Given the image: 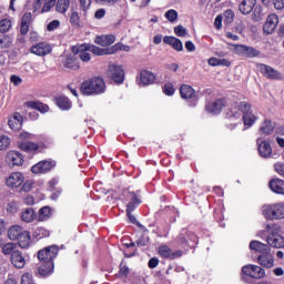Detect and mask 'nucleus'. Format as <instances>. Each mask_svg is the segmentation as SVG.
<instances>
[{
  "label": "nucleus",
  "instance_id": "20",
  "mask_svg": "<svg viewBox=\"0 0 284 284\" xmlns=\"http://www.w3.org/2000/svg\"><path fill=\"white\" fill-rule=\"evenodd\" d=\"M257 263L262 265V267H267L268 270L274 267V256L272 253H264L257 256Z\"/></svg>",
  "mask_w": 284,
  "mask_h": 284
},
{
  "label": "nucleus",
  "instance_id": "29",
  "mask_svg": "<svg viewBox=\"0 0 284 284\" xmlns=\"http://www.w3.org/2000/svg\"><path fill=\"white\" fill-rule=\"evenodd\" d=\"M250 250H253V252H257L258 254H267L270 252L268 245L258 241H252L250 243Z\"/></svg>",
  "mask_w": 284,
  "mask_h": 284
},
{
  "label": "nucleus",
  "instance_id": "48",
  "mask_svg": "<svg viewBox=\"0 0 284 284\" xmlns=\"http://www.w3.org/2000/svg\"><path fill=\"white\" fill-rule=\"evenodd\" d=\"M18 210H19V204L16 201L8 203L7 212H9V214H17Z\"/></svg>",
  "mask_w": 284,
  "mask_h": 284
},
{
  "label": "nucleus",
  "instance_id": "64",
  "mask_svg": "<svg viewBox=\"0 0 284 284\" xmlns=\"http://www.w3.org/2000/svg\"><path fill=\"white\" fill-rule=\"evenodd\" d=\"M105 17V9H99L94 13V19H103Z\"/></svg>",
  "mask_w": 284,
  "mask_h": 284
},
{
  "label": "nucleus",
  "instance_id": "2",
  "mask_svg": "<svg viewBox=\"0 0 284 284\" xmlns=\"http://www.w3.org/2000/svg\"><path fill=\"white\" fill-rule=\"evenodd\" d=\"M252 108L247 102H235L227 112V119H240L243 116V123L247 128H252L253 123H256V115L252 113Z\"/></svg>",
  "mask_w": 284,
  "mask_h": 284
},
{
  "label": "nucleus",
  "instance_id": "27",
  "mask_svg": "<svg viewBox=\"0 0 284 284\" xmlns=\"http://www.w3.org/2000/svg\"><path fill=\"white\" fill-rule=\"evenodd\" d=\"M224 105L225 103L223 102V100L219 99V100H215L214 102L206 104L205 109H206V112H209L210 114H220Z\"/></svg>",
  "mask_w": 284,
  "mask_h": 284
},
{
  "label": "nucleus",
  "instance_id": "4",
  "mask_svg": "<svg viewBox=\"0 0 284 284\" xmlns=\"http://www.w3.org/2000/svg\"><path fill=\"white\" fill-rule=\"evenodd\" d=\"M82 94L87 97H92V94H103L105 92V81L102 78H92L91 80H87L82 82L80 88Z\"/></svg>",
  "mask_w": 284,
  "mask_h": 284
},
{
  "label": "nucleus",
  "instance_id": "18",
  "mask_svg": "<svg viewBox=\"0 0 284 284\" xmlns=\"http://www.w3.org/2000/svg\"><path fill=\"white\" fill-rule=\"evenodd\" d=\"M278 26V16L276 14H270L266 18V21L263 26V31L265 32V34H272V32H274V30H276Z\"/></svg>",
  "mask_w": 284,
  "mask_h": 284
},
{
  "label": "nucleus",
  "instance_id": "56",
  "mask_svg": "<svg viewBox=\"0 0 284 284\" xmlns=\"http://www.w3.org/2000/svg\"><path fill=\"white\" fill-rule=\"evenodd\" d=\"M274 170L276 173L280 174V176H284V163L283 162H277L274 164Z\"/></svg>",
  "mask_w": 284,
  "mask_h": 284
},
{
  "label": "nucleus",
  "instance_id": "49",
  "mask_svg": "<svg viewBox=\"0 0 284 284\" xmlns=\"http://www.w3.org/2000/svg\"><path fill=\"white\" fill-rule=\"evenodd\" d=\"M21 284H34V277L31 273H24L21 277Z\"/></svg>",
  "mask_w": 284,
  "mask_h": 284
},
{
  "label": "nucleus",
  "instance_id": "61",
  "mask_svg": "<svg viewBox=\"0 0 284 284\" xmlns=\"http://www.w3.org/2000/svg\"><path fill=\"white\" fill-rule=\"evenodd\" d=\"M10 81L13 85H21L23 83V80L19 75H11Z\"/></svg>",
  "mask_w": 284,
  "mask_h": 284
},
{
  "label": "nucleus",
  "instance_id": "22",
  "mask_svg": "<svg viewBox=\"0 0 284 284\" xmlns=\"http://www.w3.org/2000/svg\"><path fill=\"white\" fill-rule=\"evenodd\" d=\"M18 148L22 150V152H28L29 154L39 152V144L30 141H18Z\"/></svg>",
  "mask_w": 284,
  "mask_h": 284
},
{
  "label": "nucleus",
  "instance_id": "35",
  "mask_svg": "<svg viewBox=\"0 0 284 284\" xmlns=\"http://www.w3.org/2000/svg\"><path fill=\"white\" fill-rule=\"evenodd\" d=\"M52 216V209L50 206H42L39 210L38 221H48Z\"/></svg>",
  "mask_w": 284,
  "mask_h": 284
},
{
  "label": "nucleus",
  "instance_id": "11",
  "mask_svg": "<svg viewBox=\"0 0 284 284\" xmlns=\"http://www.w3.org/2000/svg\"><path fill=\"white\" fill-rule=\"evenodd\" d=\"M242 272L246 276H251V278H256V280L265 278V271L263 270V267L258 265H252V264L245 265L242 267Z\"/></svg>",
  "mask_w": 284,
  "mask_h": 284
},
{
  "label": "nucleus",
  "instance_id": "60",
  "mask_svg": "<svg viewBox=\"0 0 284 284\" xmlns=\"http://www.w3.org/2000/svg\"><path fill=\"white\" fill-rule=\"evenodd\" d=\"M119 0H95V3H99L100 6H114Z\"/></svg>",
  "mask_w": 284,
  "mask_h": 284
},
{
  "label": "nucleus",
  "instance_id": "51",
  "mask_svg": "<svg viewBox=\"0 0 284 284\" xmlns=\"http://www.w3.org/2000/svg\"><path fill=\"white\" fill-rule=\"evenodd\" d=\"M174 32L176 37H186L187 29H185L183 26L180 24L174 28Z\"/></svg>",
  "mask_w": 284,
  "mask_h": 284
},
{
  "label": "nucleus",
  "instance_id": "34",
  "mask_svg": "<svg viewBox=\"0 0 284 284\" xmlns=\"http://www.w3.org/2000/svg\"><path fill=\"white\" fill-rule=\"evenodd\" d=\"M0 247H1L2 254H4V256H8V255L12 256V254H14V252H18L17 244L12 243V242L3 244V242L0 241Z\"/></svg>",
  "mask_w": 284,
  "mask_h": 284
},
{
  "label": "nucleus",
  "instance_id": "36",
  "mask_svg": "<svg viewBox=\"0 0 284 284\" xmlns=\"http://www.w3.org/2000/svg\"><path fill=\"white\" fill-rule=\"evenodd\" d=\"M70 9V0H58L55 2V11L60 14H65Z\"/></svg>",
  "mask_w": 284,
  "mask_h": 284
},
{
  "label": "nucleus",
  "instance_id": "38",
  "mask_svg": "<svg viewBox=\"0 0 284 284\" xmlns=\"http://www.w3.org/2000/svg\"><path fill=\"white\" fill-rule=\"evenodd\" d=\"M57 105L60 110H70V108H72V102L67 97H59L57 99Z\"/></svg>",
  "mask_w": 284,
  "mask_h": 284
},
{
  "label": "nucleus",
  "instance_id": "12",
  "mask_svg": "<svg viewBox=\"0 0 284 284\" xmlns=\"http://www.w3.org/2000/svg\"><path fill=\"white\" fill-rule=\"evenodd\" d=\"M260 72H262L266 79H271L272 81H282L283 79L281 72L267 64H260Z\"/></svg>",
  "mask_w": 284,
  "mask_h": 284
},
{
  "label": "nucleus",
  "instance_id": "41",
  "mask_svg": "<svg viewBox=\"0 0 284 284\" xmlns=\"http://www.w3.org/2000/svg\"><path fill=\"white\" fill-rule=\"evenodd\" d=\"M27 104L29 108H32V110H38V112H48V105L41 102H27Z\"/></svg>",
  "mask_w": 284,
  "mask_h": 284
},
{
  "label": "nucleus",
  "instance_id": "52",
  "mask_svg": "<svg viewBox=\"0 0 284 284\" xmlns=\"http://www.w3.org/2000/svg\"><path fill=\"white\" fill-rule=\"evenodd\" d=\"M34 139V134L29 133V132H22L19 134V141L27 142V141H32Z\"/></svg>",
  "mask_w": 284,
  "mask_h": 284
},
{
  "label": "nucleus",
  "instance_id": "1",
  "mask_svg": "<svg viewBox=\"0 0 284 284\" xmlns=\"http://www.w3.org/2000/svg\"><path fill=\"white\" fill-rule=\"evenodd\" d=\"M59 254V246L52 245L44 247L38 252V260L40 263L38 264V272L40 276H48V274H52L54 270V258Z\"/></svg>",
  "mask_w": 284,
  "mask_h": 284
},
{
  "label": "nucleus",
  "instance_id": "37",
  "mask_svg": "<svg viewBox=\"0 0 284 284\" xmlns=\"http://www.w3.org/2000/svg\"><path fill=\"white\" fill-rule=\"evenodd\" d=\"M180 94L182 99H192L194 97V89L187 84H183L180 88Z\"/></svg>",
  "mask_w": 284,
  "mask_h": 284
},
{
  "label": "nucleus",
  "instance_id": "19",
  "mask_svg": "<svg viewBox=\"0 0 284 284\" xmlns=\"http://www.w3.org/2000/svg\"><path fill=\"white\" fill-rule=\"evenodd\" d=\"M72 52H73V54L79 57V59H81V61H84V62L90 61V53L88 51V45L81 44L78 47H73Z\"/></svg>",
  "mask_w": 284,
  "mask_h": 284
},
{
  "label": "nucleus",
  "instance_id": "39",
  "mask_svg": "<svg viewBox=\"0 0 284 284\" xmlns=\"http://www.w3.org/2000/svg\"><path fill=\"white\" fill-rule=\"evenodd\" d=\"M11 28H12V20L8 18H2L0 20V32L2 34H6V32H10Z\"/></svg>",
  "mask_w": 284,
  "mask_h": 284
},
{
  "label": "nucleus",
  "instance_id": "42",
  "mask_svg": "<svg viewBox=\"0 0 284 284\" xmlns=\"http://www.w3.org/2000/svg\"><path fill=\"white\" fill-rule=\"evenodd\" d=\"M70 23L73 28H79V26H81V17L79 16V12L77 11L71 12Z\"/></svg>",
  "mask_w": 284,
  "mask_h": 284
},
{
  "label": "nucleus",
  "instance_id": "3",
  "mask_svg": "<svg viewBox=\"0 0 284 284\" xmlns=\"http://www.w3.org/2000/svg\"><path fill=\"white\" fill-rule=\"evenodd\" d=\"M123 201L126 203V216L133 225H139L143 230V225L136 221V217L132 214L136 210L138 205H141V200H139V196L134 192L124 191L123 193Z\"/></svg>",
  "mask_w": 284,
  "mask_h": 284
},
{
  "label": "nucleus",
  "instance_id": "59",
  "mask_svg": "<svg viewBox=\"0 0 284 284\" xmlns=\"http://www.w3.org/2000/svg\"><path fill=\"white\" fill-rule=\"evenodd\" d=\"M150 243V237L142 236L136 241L138 247H145Z\"/></svg>",
  "mask_w": 284,
  "mask_h": 284
},
{
  "label": "nucleus",
  "instance_id": "13",
  "mask_svg": "<svg viewBox=\"0 0 284 284\" xmlns=\"http://www.w3.org/2000/svg\"><path fill=\"white\" fill-rule=\"evenodd\" d=\"M6 162L9 168L21 166L23 165V154L19 151H9L6 156Z\"/></svg>",
  "mask_w": 284,
  "mask_h": 284
},
{
  "label": "nucleus",
  "instance_id": "53",
  "mask_svg": "<svg viewBox=\"0 0 284 284\" xmlns=\"http://www.w3.org/2000/svg\"><path fill=\"white\" fill-rule=\"evenodd\" d=\"M128 274H130V267H128V265L121 263L118 276H125V277H128Z\"/></svg>",
  "mask_w": 284,
  "mask_h": 284
},
{
  "label": "nucleus",
  "instance_id": "28",
  "mask_svg": "<svg viewBox=\"0 0 284 284\" xmlns=\"http://www.w3.org/2000/svg\"><path fill=\"white\" fill-rule=\"evenodd\" d=\"M8 125L11 130H21L23 125V116H21L19 113H16L8 120Z\"/></svg>",
  "mask_w": 284,
  "mask_h": 284
},
{
  "label": "nucleus",
  "instance_id": "45",
  "mask_svg": "<svg viewBox=\"0 0 284 284\" xmlns=\"http://www.w3.org/2000/svg\"><path fill=\"white\" fill-rule=\"evenodd\" d=\"M80 10H82L84 17H87L90 7L92 6V0H79Z\"/></svg>",
  "mask_w": 284,
  "mask_h": 284
},
{
  "label": "nucleus",
  "instance_id": "30",
  "mask_svg": "<svg viewBox=\"0 0 284 284\" xmlns=\"http://www.w3.org/2000/svg\"><path fill=\"white\" fill-rule=\"evenodd\" d=\"M20 219L21 221H23V223H32V221L37 219V213L32 207H28L22 210V212L20 213Z\"/></svg>",
  "mask_w": 284,
  "mask_h": 284
},
{
  "label": "nucleus",
  "instance_id": "32",
  "mask_svg": "<svg viewBox=\"0 0 284 284\" xmlns=\"http://www.w3.org/2000/svg\"><path fill=\"white\" fill-rule=\"evenodd\" d=\"M270 189L275 194H284V181L281 179H275L270 182Z\"/></svg>",
  "mask_w": 284,
  "mask_h": 284
},
{
  "label": "nucleus",
  "instance_id": "16",
  "mask_svg": "<svg viewBox=\"0 0 284 284\" xmlns=\"http://www.w3.org/2000/svg\"><path fill=\"white\" fill-rule=\"evenodd\" d=\"M55 165L57 164L54 162L44 160L33 165L31 168V172L33 174H47V172H50V170H52V168Z\"/></svg>",
  "mask_w": 284,
  "mask_h": 284
},
{
  "label": "nucleus",
  "instance_id": "17",
  "mask_svg": "<svg viewBox=\"0 0 284 284\" xmlns=\"http://www.w3.org/2000/svg\"><path fill=\"white\" fill-rule=\"evenodd\" d=\"M158 252L162 258H170L171 261L183 256V251H172V248H170L168 245L160 246Z\"/></svg>",
  "mask_w": 284,
  "mask_h": 284
},
{
  "label": "nucleus",
  "instance_id": "40",
  "mask_svg": "<svg viewBox=\"0 0 284 284\" xmlns=\"http://www.w3.org/2000/svg\"><path fill=\"white\" fill-rule=\"evenodd\" d=\"M12 37L11 36H0V50H4L6 48H10L12 45Z\"/></svg>",
  "mask_w": 284,
  "mask_h": 284
},
{
  "label": "nucleus",
  "instance_id": "47",
  "mask_svg": "<svg viewBox=\"0 0 284 284\" xmlns=\"http://www.w3.org/2000/svg\"><path fill=\"white\" fill-rule=\"evenodd\" d=\"M54 6H57V0H44V4L42 7L41 12H50V10L54 8Z\"/></svg>",
  "mask_w": 284,
  "mask_h": 284
},
{
  "label": "nucleus",
  "instance_id": "54",
  "mask_svg": "<svg viewBox=\"0 0 284 284\" xmlns=\"http://www.w3.org/2000/svg\"><path fill=\"white\" fill-rule=\"evenodd\" d=\"M163 92L166 94V97H172V94L175 92L174 85L172 83H166L164 85Z\"/></svg>",
  "mask_w": 284,
  "mask_h": 284
},
{
  "label": "nucleus",
  "instance_id": "46",
  "mask_svg": "<svg viewBox=\"0 0 284 284\" xmlns=\"http://www.w3.org/2000/svg\"><path fill=\"white\" fill-rule=\"evenodd\" d=\"M11 140L8 135H0V151L8 150L10 148Z\"/></svg>",
  "mask_w": 284,
  "mask_h": 284
},
{
  "label": "nucleus",
  "instance_id": "58",
  "mask_svg": "<svg viewBox=\"0 0 284 284\" xmlns=\"http://www.w3.org/2000/svg\"><path fill=\"white\" fill-rule=\"evenodd\" d=\"M21 23L30 26V23H32V13H30V12L24 13L21 19Z\"/></svg>",
  "mask_w": 284,
  "mask_h": 284
},
{
  "label": "nucleus",
  "instance_id": "8",
  "mask_svg": "<svg viewBox=\"0 0 284 284\" xmlns=\"http://www.w3.org/2000/svg\"><path fill=\"white\" fill-rule=\"evenodd\" d=\"M26 182V175L19 171L11 172L4 180L6 186L9 190H17Z\"/></svg>",
  "mask_w": 284,
  "mask_h": 284
},
{
  "label": "nucleus",
  "instance_id": "62",
  "mask_svg": "<svg viewBox=\"0 0 284 284\" xmlns=\"http://www.w3.org/2000/svg\"><path fill=\"white\" fill-rule=\"evenodd\" d=\"M273 6H274L275 10H283L284 0H273Z\"/></svg>",
  "mask_w": 284,
  "mask_h": 284
},
{
  "label": "nucleus",
  "instance_id": "6",
  "mask_svg": "<svg viewBox=\"0 0 284 284\" xmlns=\"http://www.w3.org/2000/svg\"><path fill=\"white\" fill-rule=\"evenodd\" d=\"M265 232H268L266 241L271 247H276L277 250L284 247V236L280 233L281 226L276 224H268L266 225Z\"/></svg>",
  "mask_w": 284,
  "mask_h": 284
},
{
  "label": "nucleus",
  "instance_id": "50",
  "mask_svg": "<svg viewBox=\"0 0 284 284\" xmlns=\"http://www.w3.org/2000/svg\"><path fill=\"white\" fill-rule=\"evenodd\" d=\"M32 185H34V183L32 182V180H27L21 184V192H30L32 190Z\"/></svg>",
  "mask_w": 284,
  "mask_h": 284
},
{
  "label": "nucleus",
  "instance_id": "44",
  "mask_svg": "<svg viewBox=\"0 0 284 284\" xmlns=\"http://www.w3.org/2000/svg\"><path fill=\"white\" fill-rule=\"evenodd\" d=\"M164 17L168 19V21L174 23L179 19V12H176L174 9H170L165 12Z\"/></svg>",
  "mask_w": 284,
  "mask_h": 284
},
{
  "label": "nucleus",
  "instance_id": "23",
  "mask_svg": "<svg viewBox=\"0 0 284 284\" xmlns=\"http://www.w3.org/2000/svg\"><path fill=\"white\" fill-rule=\"evenodd\" d=\"M62 63H63V68H65L67 70H79L80 68L79 57H77L74 53L67 55V58Z\"/></svg>",
  "mask_w": 284,
  "mask_h": 284
},
{
  "label": "nucleus",
  "instance_id": "57",
  "mask_svg": "<svg viewBox=\"0 0 284 284\" xmlns=\"http://www.w3.org/2000/svg\"><path fill=\"white\" fill-rule=\"evenodd\" d=\"M224 18H225L226 23H232V21H234V11L226 10L224 12Z\"/></svg>",
  "mask_w": 284,
  "mask_h": 284
},
{
  "label": "nucleus",
  "instance_id": "5",
  "mask_svg": "<svg viewBox=\"0 0 284 284\" xmlns=\"http://www.w3.org/2000/svg\"><path fill=\"white\" fill-rule=\"evenodd\" d=\"M8 239H10V241H18L20 247L26 248L30 246V232L19 225H13L8 230Z\"/></svg>",
  "mask_w": 284,
  "mask_h": 284
},
{
  "label": "nucleus",
  "instance_id": "15",
  "mask_svg": "<svg viewBox=\"0 0 284 284\" xmlns=\"http://www.w3.org/2000/svg\"><path fill=\"white\" fill-rule=\"evenodd\" d=\"M30 52L36 54V57H45L52 52V47L48 42H40L32 45Z\"/></svg>",
  "mask_w": 284,
  "mask_h": 284
},
{
  "label": "nucleus",
  "instance_id": "63",
  "mask_svg": "<svg viewBox=\"0 0 284 284\" xmlns=\"http://www.w3.org/2000/svg\"><path fill=\"white\" fill-rule=\"evenodd\" d=\"M159 266V260L156 257H152L150 261H149V267L150 270H154V267H158Z\"/></svg>",
  "mask_w": 284,
  "mask_h": 284
},
{
  "label": "nucleus",
  "instance_id": "9",
  "mask_svg": "<svg viewBox=\"0 0 284 284\" xmlns=\"http://www.w3.org/2000/svg\"><path fill=\"white\" fill-rule=\"evenodd\" d=\"M106 77L111 79V81H114V83H122L125 79V72L121 65L109 64Z\"/></svg>",
  "mask_w": 284,
  "mask_h": 284
},
{
  "label": "nucleus",
  "instance_id": "25",
  "mask_svg": "<svg viewBox=\"0 0 284 284\" xmlns=\"http://www.w3.org/2000/svg\"><path fill=\"white\" fill-rule=\"evenodd\" d=\"M257 0H242L239 4L241 14H250L254 10Z\"/></svg>",
  "mask_w": 284,
  "mask_h": 284
},
{
  "label": "nucleus",
  "instance_id": "26",
  "mask_svg": "<svg viewBox=\"0 0 284 284\" xmlns=\"http://www.w3.org/2000/svg\"><path fill=\"white\" fill-rule=\"evenodd\" d=\"M155 80L156 75H154V73H152L151 71L143 70L140 72V83L142 85H152Z\"/></svg>",
  "mask_w": 284,
  "mask_h": 284
},
{
  "label": "nucleus",
  "instance_id": "31",
  "mask_svg": "<svg viewBox=\"0 0 284 284\" xmlns=\"http://www.w3.org/2000/svg\"><path fill=\"white\" fill-rule=\"evenodd\" d=\"M116 39L114 38L113 34L109 36H100L95 38V43L98 45H102V48H108V45H112Z\"/></svg>",
  "mask_w": 284,
  "mask_h": 284
},
{
  "label": "nucleus",
  "instance_id": "55",
  "mask_svg": "<svg viewBox=\"0 0 284 284\" xmlns=\"http://www.w3.org/2000/svg\"><path fill=\"white\" fill-rule=\"evenodd\" d=\"M59 26H61V21L59 20H53L51 21L48 26H47V30L49 32H54V30H57V28H59Z\"/></svg>",
  "mask_w": 284,
  "mask_h": 284
},
{
  "label": "nucleus",
  "instance_id": "43",
  "mask_svg": "<svg viewBox=\"0 0 284 284\" xmlns=\"http://www.w3.org/2000/svg\"><path fill=\"white\" fill-rule=\"evenodd\" d=\"M88 51L92 52L93 54H97L98 57H103L108 54V50L99 48L97 45H87Z\"/></svg>",
  "mask_w": 284,
  "mask_h": 284
},
{
  "label": "nucleus",
  "instance_id": "14",
  "mask_svg": "<svg viewBox=\"0 0 284 284\" xmlns=\"http://www.w3.org/2000/svg\"><path fill=\"white\" fill-rule=\"evenodd\" d=\"M256 143L260 156H262V159H270V156H272V144H270V141L257 138Z\"/></svg>",
  "mask_w": 284,
  "mask_h": 284
},
{
  "label": "nucleus",
  "instance_id": "24",
  "mask_svg": "<svg viewBox=\"0 0 284 284\" xmlns=\"http://www.w3.org/2000/svg\"><path fill=\"white\" fill-rule=\"evenodd\" d=\"M11 263L18 270H23L26 267V257L20 251H14L11 255Z\"/></svg>",
  "mask_w": 284,
  "mask_h": 284
},
{
  "label": "nucleus",
  "instance_id": "33",
  "mask_svg": "<svg viewBox=\"0 0 284 284\" xmlns=\"http://www.w3.org/2000/svg\"><path fill=\"white\" fill-rule=\"evenodd\" d=\"M274 132V124H272V121L270 120H264L260 128V134L264 136H270V134H273Z\"/></svg>",
  "mask_w": 284,
  "mask_h": 284
},
{
  "label": "nucleus",
  "instance_id": "10",
  "mask_svg": "<svg viewBox=\"0 0 284 284\" xmlns=\"http://www.w3.org/2000/svg\"><path fill=\"white\" fill-rule=\"evenodd\" d=\"M233 48L235 54L247 57L248 59H254V57H258V54H261L260 50H256L253 47H247L245 44H233Z\"/></svg>",
  "mask_w": 284,
  "mask_h": 284
},
{
  "label": "nucleus",
  "instance_id": "21",
  "mask_svg": "<svg viewBox=\"0 0 284 284\" xmlns=\"http://www.w3.org/2000/svg\"><path fill=\"white\" fill-rule=\"evenodd\" d=\"M163 42L166 43V45H171L176 52H183V42L180 39L172 36H165Z\"/></svg>",
  "mask_w": 284,
  "mask_h": 284
},
{
  "label": "nucleus",
  "instance_id": "7",
  "mask_svg": "<svg viewBox=\"0 0 284 284\" xmlns=\"http://www.w3.org/2000/svg\"><path fill=\"white\" fill-rule=\"evenodd\" d=\"M262 214L267 221H278L284 219V204L276 203L271 205H264L262 209Z\"/></svg>",
  "mask_w": 284,
  "mask_h": 284
}]
</instances>
